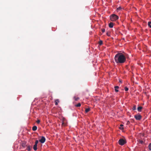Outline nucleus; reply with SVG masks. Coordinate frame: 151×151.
I'll list each match as a JSON object with an SVG mask.
<instances>
[{
    "instance_id": "nucleus-1",
    "label": "nucleus",
    "mask_w": 151,
    "mask_h": 151,
    "mask_svg": "<svg viewBox=\"0 0 151 151\" xmlns=\"http://www.w3.org/2000/svg\"><path fill=\"white\" fill-rule=\"evenodd\" d=\"M116 63L117 64H123L126 61V57L122 53L116 54L114 58Z\"/></svg>"
},
{
    "instance_id": "nucleus-2",
    "label": "nucleus",
    "mask_w": 151,
    "mask_h": 151,
    "mask_svg": "<svg viewBox=\"0 0 151 151\" xmlns=\"http://www.w3.org/2000/svg\"><path fill=\"white\" fill-rule=\"evenodd\" d=\"M110 19L112 21H114L119 19V17L115 14H112L110 17Z\"/></svg>"
},
{
    "instance_id": "nucleus-3",
    "label": "nucleus",
    "mask_w": 151,
    "mask_h": 151,
    "mask_svg": "<svg viewBox=\"0 0 151 151\" xmlns=\"http://www.w3.org/2000/svg\"><path fill=\"white\" fill-rule=\"evenodd\" d=\"M118 142L120 145H123L126 143V141L125 140L123 139H120Z\"/></svg>"
},
{
    "instance_id": "nucleus-4",
    "label": "nucleus",
    "mask_w": 151,
    "mask_h": 151,
    "mask_svg": "<svg viewBox=\"0 0 151 151\" xmlns=\"http://www.w3.org/2000/svg\"><path fill=\"white\" fill-rule=\"evenodd\" d=\"M134 117L137 120H140L142 118V116L140 114H137L134 116Z\"/></svg>"
},
{
    "instance_id": "nucleus-5",
    "label": "nucleus",
    "mask_w": 151,
    "mask_h": 151,
    "mask_svg": "<svg viewBox=\"0 0 151 151\" xmlns=\"http://www.w3.org/2000/svg\"><path fill=\"white\" fill-rule=\"evenodd\" d=\"M45 138L44 136H42L41 139L39 140V141L42 143H43L45 141Z\"/></svg>"
},
{
    "instance_id": "nucleus-6",
    "label": "nucleus",
    "mask_w": 151,
    "mask_h": 151,
    "mask_svg": "<svg viewBox=\"0 0 151 151\" xmlns=\"http://www.w3.org/2000/svg\"><path fill=\"white\" fill-rule=\"evenodd\" d=\"M114 25V23L113 22H110L109 24V27L110 28H112Z\"/></svg>"
},
{
    "instance_id": "nucleus-7",
    "label": "nucleus",
    "mask_w": 151,
    "mask_h": 151,
    "mask_svg": "<svg viewBox=\"0 0 151 151\" xmlns=\"http://www.w3.org/2000/svg\"><path fill=\"white\" fill-rule=\"evenodd\" d=\"M37 145H36V144H35V145H34L33 149L34 150L36 151L37 150Z\"/></svg>"
},
{
    "instance_id": "nucleus-8",
    "label": "nucleus",
    "mask_w": 151,
    "mask_h": 151,
    "mask_svg": "<svg viewBox=\"0 0 151 151\" xmlns=\"http://www.w3.org/2000/svg\"><path fill=\"white\" fill-rule=\"evenodd\" d=\"M37 129V127L36 126H34L32 128V130L34 131L36 130Z\"/></svg>"
},
{
    "instance_id": "nucleus-9",
    "label": "nucleus",
    "mask_w": 151,
    "mask_h": 151,
    "mask_svg": "<svg viewBox=\"0 0 151 151\" xmlns=\"http://www.w3.org/2000/svg\"><path fill=\"white\" fill-rule=\"evenodd\" d=\"M119 88V87L118 86H115L114 88H115V91L116 92H117L118 91V90H117V89H118Z\"/></svg>"
},
{
    "instance_id": "nucleus-10",
    "label": "nucleus",
    "mask_w": 151,
    "mask_h": 151,
    "mask_svg": "<svg viewBox=\"0 0 151 151\" xmlns=\"http://www.w3.org/2000/svg\"><path fill=\"white\" fill-rule=\"evenodd\" d=\"M142 108V106H139L137 108L138 111L139 112H141Z\"/></svg>"
},
{
    "instance_id": "nucleus-11",
    "label": "nucleus",
    "mask_w": 151,
    "mask_h": 151,
    "mask_svg": "<svg viewBox=\"0 0 151 151\" xmlns=\"http://www.w3.org/2000/svg\"><path fill=\"white\" fill-rule=\"evenodd\" d=\"M59 102V101L58 99H56L55 101V105H57L58 104V103Z\"/></svg>"
},
{
    "instance_id": "nucleus-12",
    "label": "nucleus",
    "mask_w": 151,
    "mask_h": 151,
    "mask_svg": "<svg viewBox=\"0 0 151 151\" xmlns=\"http://www.w3.org/2000/svg\"><path fill=\"white\" fill-rule=\"evenodd\" d=\"M32 147L30 146H28L27 147V149L29 151H30L31 150V149Z\"/></svg>"
},
{
    "instance_id": "nucleus-13",
    "label": "nucleus",
    "mask_w": 151,
    "mask_h": 151,
    "mask_svg": "<svg viewBox=\"0 0 151 151\" xmlns=\"http://www.w3.org/2000/svg\"><path fill=\"white\" fill-rule=\"evenodd\" d=\"M73 98L76 101H77L79 99V98L76 97L75 96H74V97Z\"/></svg>"
},
{
    "instance_id": "nucleus-14",
    "label": "nucleus",
    "mask_w": 151,
    "mask_h": 151,
    "mask_svg": "<svg viewBox=\"0 0 151 151\" xmlns=\"http://www.w3.org/2000/svg\"><path fill=\"white\" fill-rule=\"evenodd\" d=\"M81 106V104L80 103H78V104L75 105V106L77 107H80Z\"/></svg>"
},
{
    "instance_id": "nucleus-15",
    "label": "nucleus",
    "mask_w": 151,
    "mask_h": 151,
    "mask_svg": "<svg viewBox=\"0 0 151 151\" xmlns=\"http://www.w3.org/2000/svg\"><path fill=\"white\" fill-rule=\"evenodd\" d=\"M90 110V109L89 108H87L86 109L85 112L86 113H87Z\"/></svg>"
},
{
    "instance_id": "nucleus-16",
    "label": "nucleus",
    "mask_w": 151,
    "mask_h": 151,
    "mask_svg": "<svg viewBox=\"0 0 151 151\" xmlns=\"http://www.w3.org/2000/svg\"><path fill=\"white\" fill-rule=\"evenodd\" d=\"M99 45H101L103 44V41L101 40L99 41Z\"/></svg>"
},
{
    "instance_id": "nucleus-17",
    "label": "nucleus",
    "mask_w": 151,
    "mask_h": 151,
    "mask_svg": "<svg viewBox=\"0 0 151 151\" xmlns=\"http://www.w3.org/2000/svg\"><path fill=\"white\" fill-rule=\"evenodd\" d=\"M122 9L121 6H119L117 8V11L120 10Z\"/></svg>"
},
{
    "instance_id": "nucleus-18",
    "label": "nucleus",
    "mask_w": 151,
    "mask_h": 151,
    "mask_svg": "<svg viewBox=\"0 0 151 151\" xmlns=\"http://www.w3.org/2000/svg\"><path fill=\"white\" fill-rule=\"evenodd\" d=\"M148 25L150 28H151V22H148Z\"/></svg>"
},
{
    "instance_id": "nucleus-19",
    "label": "nucleus",
    "mask_w": 151,
    "mask_h": 151,
    "mask_svg": "<svg viewBox=\"0 0 151 151\" xmlns=\"http://www.w3.org/2000/svg\"><path fill=\"white\" fill-rule=\"evenodd\" d=\"M132 109L133 110H136V105H134Z\"/></svg>"
},
{
    "instance_id": "nucleus-20",
    "label": "nucleus",
    "mask_w": 151,
    "mask_h": 151,
    "mask_svg": "<svg viewBox=\"0 0 151 151\" xmlns=\"http://www.w3.org/2000/svg\"><path fill=\"white\" fill-rule=\"evenodd\" d=\"M148 147L150 150H151V143L150 144Z\"/></svg>"
},
{
    "instance_id": "nucleus-21",
    "label": "nucleus",
    "mask_w": 151,
    "mask_h": 151,
    "mask_svg": "<svg viewBox=\"0 0 151 151\" xmlns=\"http://www.w3.org/2000/svg\"><path fill=\"white\" fill-rule=\"evenodd\" d=\"M124 90L126 91H127L128 90V88L127 87L125 86L124 87Z\"/></svg>"
},
{
    "instance_id": "nucleus-22",
    "label": "nucleus",
    "mask_w": 151,
    "mask_h": 151,
    "mask_svg": "<svg viewBox=\"0 0 151 151\" xmlns=\"http://www.w3.org/2000/svg\"><path fill=\"white\" fill-rule=\"evenodd\" d=\"M102 32L104 33L105 32V29H101Z\"/></svg>"
},
{
    "instance_id": "nucleus-23",
    "label": "nucleus",
    "mask_w": 151,
    "mask_h": 151,
    "mask_svg": "<svg viewBox=\"0 0 151 151\" xmlns=\"http://www.w3.org/2000/svg\"><path fill=\"white\" fill-rule=\"evenodd\" d=\"M38 143V140H36L35 141V144H36V145H37Z\"/></svg>"
},
{
    "instance_id": "nucleus-24",
    "label": "nucleus",
    "mask_w": 151,
    "mask_h": 151,
    "mask_svg": "<svg viewBox=\"0 0 151 151\" xmlns=\"http://www.w3.org/2000/svg\"><path fill=\"white\" fill-rule=\"evenodd\" d=\"M36 122L38 124H39L40 122V121L39 120H38Z\"/></svg>"
},
{
    "instance_id": "nucleus-25",
    "label": "nucleus",
    "mask_w": 151,
    "mask_h": 151,
    "mask_svg": "<svg viewBox=\"0 0 151 151\" xmlns=\"http://www.w3.org/2000/svg\"><path fill=\"white\" fill-rule=\"evenodd\" d=\"M119 129H124V128L123 127H120Z\"/></svg>"
},
{
    "instance_id": "nucleus-26",
    "label": "nucleus",
    "mask_w": 151,
    "mask_h": 151,
    "mask_svg": "<svg viewBox=\"0 0 151 151\" xmlns=\"http://www.w3.org/2000/svg\"><path fill=\"white\" fill-rule=\"evenodd\" d=\"M106 35L107 36H109V33L108 32H107L106 33Z\"/></svg>"
},
{
    "instance_id": "nucleus-27",
    "label": "nucleus",
    "mask_w": 151,
    "mask_h": 151,
    "mask_svg": "<svg viewBox=\"0 0 151 151\" xmlns=\"http://www.w3.org/2000/svg\"><path fill=\"white\" fill-rule=\"evenodd\" d=\"M62 124L63 125H65V123L64 122H63V123Z\"/></svg>"
},
{
    "instance_id": "nucleus-28",
    "label": "nucleus",
    "mask_w": 151,
    "mask_h": 151,
    "mask_svg": "<svg viewBox=\"0 0 151 151\" xmlns=\"http://www.w3.org/2000/svg\"><path fill=\"white\" fill-rule=\"evenodd\" d=\"M120 126L121 127H122V126H123V124H122L120 125Z\"/></svg>"
},
{
    "instance_id": "nucleus-29",
    "label": "nucleus",
    "mask_w": 151,
    "mask_h": 151,
    "mask_svg": "<svg viewBox=\"0 0 151 151\" xmlns=\"http://www.w3.org/2000/svg\"><path fill=\"white\" fill-rule=\"evenodd\" d=\"M143 141H140V142L141 143H143Z\"/></svg>"
}]
</instances>
